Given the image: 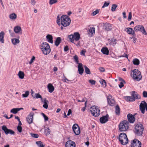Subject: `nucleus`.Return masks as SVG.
<instances>
[{"label":"nucleus","mask_w":147,"mask_h":147,"mask_svg":"<svg viewBox=\"0 0 147 147\" xmlns=\"http://www.w3.org/2000/svg\"><path fill=\"white\" fill-rule=\"evenodd\" d=\"M61 21L62 25L65 27L69 26L71 23L70 18L66 15H63L61 16Z\"/></svg>","instance_id":"1"},{"label":"nucleus","mask_w":147,"mask_h":147,"mask_svg":"<svg viewBox=\"0 0 147 147\" xmlns=\"http://www.w3.org/2000/svg\"><path fill=\"white\" fill-rule=\"evenodd\" d=\"M41 49L43 54L47 55L51 51V49L49 44L47 42H43L41 44Z\"/></svg>","instance_id":"2"},{"label":"nucleus","mask_w":147,"mask_h":147,"mask_svg":"<svg viewBox=\"0 0 147 147\" xmlns=\"http://www.w3.org/2000/svg\"><path fill=\"white\" fill-rule=\"evenodd\" d=\"M129 123L126 120L123 121L120 123L119 125V130L121 131H126L129 128Z\"/></svg>","instance_id":"3"},{"label":"nucleus","mask_w":147,"mask_h":147,"mask_svg":"<svg viewBox=\"0 0 147 147\" xmlns=\"http://www.w3.org/2000/svg\"><path fill=\"white\" fill-rule=\"evenodd\" d=\"M135 134L138 136H141L143 133L144 128L143 125L141 123L135 125Z\"/></svg>","instance_id":"4"},{"label":"nucleus","mask_w":147,"mask_h":147,"mask_svg":"<svg viewBox=\"0 0 147 147\" xmlns=\"http://www.w3.org/2000/svg\"><path fill=\"white\" fill-rule=\"evenodd\" d=\"M133 75L131 74V76L133 78L136 80L139 81L142 79V76L140 72L137 69H135L133 71Z\"/></svg>","instance_id":"5"},{"label":"nucleus","mask_w":147,"mask_h":147,"mask_svg":"<svg viewBox=\"0 0 147 147\" xmlns=\"http://www.w3.org/2000/svg\"><path fill=\"white\" fill-rule=\"evenodd\" d=\"M119 139L122 145H126L128 142V138L126 134L125 133H121L119 135Z\"/></svg>","instance_id":"6"},{"label":"nucleus","mask_w":147,"mask_h":147,"mask_svg":"<svg viewBox=\"0 0 147 147\" xmlns=\"http://www.w3.org/2000/svg\"><path fill=\"white\" fill-rule=\"evenodd\" d=\"M92 115L95 117H98L100 115V111L97 107L93 106L90 109Z\"/></svg>","instance_id":"7"},{"label":"nucleus","mask_w":147,"mask_h":147,"mask_svg":"<svg viewBox=\"0 0 147 147\" xmlns=\"http://www.w3.org/2000/svg\"><path fill=\"white\" fill-rule=\"evenodd\" d=\"M134 30L136 32L140 31L144 35L147 34L144 27L142 25H138L134 27Z\"/></svg>","instance_id":"8"},{"label":"nucleus","mask_w":147,"mask_h":147,"mask_svg":"<svg viewBox=\"0 0 147 147\" xmlns=\"http://www.w3.org/2000/svg\"><path fill=\"white\" fill-rule=\"evenodd\" d=\"M2 129L4 131L6 135L9 134L11 135H14L15 133L14 131L11 129H8L7 127L4 125L2 126Z\"/></svg>","instance_id":"9"},{"label":"nucleus","mask_w":147,"mask_h":147,"mask_svg":"<svg viewBox=\"0 0 147 147\" xmlns=\"http://www.w3.org/2000/svg\"><path fill=\"white\" fill-rule=\"evenodd\" d=\"M131 147H141V143L139 140L136 139H135L131 142Z\"/></svg>","instance_id":"10"},{"label":"nucleus","mask_w":147,"mask_h":147,"mask_svg":"<svg viewBox=\"0 0 147 147\" xmlns=\"http://www.w3.org/2000/svg\"><path fill=\"white\" fill-rule=\"evenodd\" d=\"M73 130L75 134L78 135L80 133V127L77 124H74L72 127Z\"/></svg>","instance_id":"11"},{"label":"nucleus","mask_w":147,"mask_h":147,"mask_svg":"<svg viewBox=\"0 0 147 147\" xmlns=\"http://www.w3.org/2000/svg\"><path fill=\"white\" fill-rule=\"evenodd\" d=\"M34 113L33 112H31L26 118V120L28 123L30 124L33 122V117Z\"/></svg>","instance_id":"12"},{"label":"nucleus","mask_w":147,"mask_h":147,"mask_svg":"<svg viewBox=\"0 0 147 147\" xmlns=\"http://www.w3.org/2000/svg\"><path fill=\"white\" fill-rule=\"evenodd\" d=\"M127 117L129 122L131 123H134L135 121V116L131 114H128L127 115Z\"/></svg>","instance_id":"13"},{"label":"nucleus","mask_w":147,"mask_h":147,"mask_svg":"<svg viewBox=\"0 0 147 147\" xmlns=\"http://www.w3.org/2000/svg\"><path fill=\"white\" fill-rule=\"evenodd\" d=\"M146 102L144 101H142L140 105V109L142 113L144 114L145 113V104Z\"/></svg>","instance_id":"14"},{"label":"nucleus","mask_w":147,"mask_h":147,"mask_svg":"<svg viewBox=\"0 0 147 147\" xmlns=\"http://www.w3.org/2000/svg\"><path fill=\"white\" fill-rule=\"evenodd\" d=\"M109 115L107 114L105 116H103L100 119V123H104L107 122L108 120Z\"/></svg>","instance_id":"15"},{"label":"nucleus","mask_w":147,"mask_h":147,"mask_svg":"<svg viewBox=\"0 0 147 147\" xmlns=\"http://www.w3.org/2000/svg\"><path fill=\"white\" fill-rule=\"evenodd\" d=\"M65 146L66 147H76V144L74 142L69 140L66 142Z\"/></svg>","instance_id":"16"},{"label":"nucleus","mask_w":147,"mask_h":147,"mask_svg":"<svg viewBox=\"0 0 147 147\" xmlns=\"http://www.w3.org/2000/svg\"><path fill=\"white\" fill-rule=\"evenodd\" d=\"M14 31L17 34H22V30L21 27L19 26H16L14 27Z\"/></svg>","instance_id":"17"},{"label":"nucleus","mask_w":147,"mask_h":147,"mask_svg":"<svg viewBox=\"0 0 147 147\" xmlns=\"http://www.w3.org/2000/svg\"><path fill=\"white\" fill-rule=\"evenodd\" d=\"M111 98V96H109L108 97L107 99L109 105L113 106L115 104V101L113 99H112Z\"/></svg>","instance_id":"18"},{"label":"nucleus","mask_w":147,"mask_h":147,"mask_svg":"<svg viewBox=\"0 0 147 147\" xmlns=\"http://www.w3.org/2000/svg\"><path fill=\"white\" fill-rule=\"evenodd\" d=\"M78 69L79 74L80 75H82L83 73L84 70L82 67V65L81 63H78Z\"/></svg>","instance_id":"19"},{"label":"nucleus","mask_w":147,"mask_h":147,"mask_svg":"<svg viewBox=\"0 0 147 147\" xmlns=\"http://www.w3.org/2000/svg\"><path fill=\"white\" fill-rule=\"evenodd\" d=\"M109 44L111 45L114 46L117 43V41L116 39L115 38H112L111 39H109Z\"/></svg>","instance_id":"20"},{"label":"nucleus","mask_w":147,"mask_h":147,"mask_svg":"<svg viewBox=\"0 0 147 147\" xmlns=\"http://www.w3.org/2000/svg\"><path fill=\"white\" fill-rule=\"evenodd\" d=\"M131 95L134 97L135 100L136 99H139L140 98V96L135 91L132 92Z\"/></svg>","instance_id":"21"},{"label":"nucleus","mask_w":147,"mask_h":147,"mask_svg":"<svg viewBox=\"0 0 147 147\" xmlns=\"http://www.w3.org/2000/svg\"><path fill=\"white\" fill-rule=\"evenodd\" d=\"M46 38L47 41L51 43H53V38L51 35L49 34H48L46 36Z\"/></svg>","instance_id":"22"},{"label":"nucleus","mask_w":147,"mask_h":147,"mask_svg":"<svg viewBox=\"0 0 147 147\" xmlns=\"http://www.w3.org/2000/svg\"><path fill=\"white\" fill-rule=\"evenodd\" d=\"M42 101L44 103V104L43 105V107L45 109H47L48 106V101L47 100L46 98H44Z\"/></svg>","instance_id":"23"},{"label":"nucleus","mask_w":147,"mask_h":147,"mask_svg":"<svg viewBox=\"0 0 147 147\" xmlns=\"http://www.w3.org/2000/svg\"><path fill=\"white\" fill-rule=\"evenodd\" d=\"M73 35H74V39L76 41H78L80 39V35L78 32H74Z\"/></svg>","instance_id":"24"},{"label":"nucleus","mask_w":147,"mask_h":147,"mask_svg":"<svg viewBox=\"0 0 147 147\" xmlns=\"http://www.w3.org/2000/svg\"><path fill=\"white\" fill-rule=\"evenodd\" d=\"M101 52L104 54L108 55L109 54V51L107 47H103L101 50Z\"/></svg>","instance_id":"25"},{"label":"nucleus","mask_w":147,"mask_h":147,"mask_svg":"<svg viewBox=\"0 0 147 147\" xmlns=\"http://www.w3.org/2000/svg\"><path fill=\"white\" fill-rule=\"evenodd\" d=\"M23 109V108H13L11 110L10 112L11 113L15 114L17 113L18 112L20 111V110Z\"/></svg>","instance_id":"26"},{"label":"nucleus","mask_w":147,"mask_h":147,"mask_svg":"<svg viewBox=\"0 0 147 147\" xmlns=\"http://www.w3.org/2000/svg\"><path fill=\"white\" fill-rule=\"evenodd\" d=\"M5 33L4 32L2 31L0 33V42L2 43H4V40L3 39Z\"/></svg>","instance_id":"27"},{"label":"nucleus","mask_w":147,"mask_h":147,"mask_svg":"<svg viewBox=\"0 0 147 147\" xmlns=\"http://www.w3.org/2000/svg\"><path fill=\"white\" fill-rule=\"evenodd\" d=\"M125 100L127 101H133L135 100V98L133 96H127L125 97Z\"/></svg>","instance_id":"28"},{"label":"nucleus","mask_w":147,"mask_h":147,"mask_svg":"<svg viewBox=\"0 0 147 147\" xmlns=\"http://www.w3.org/2000/svg\"><path fill=\"white\" fill-rule=\"evenodd\" d=\"M48 88L49 92L52 93L54 90V88L51 84H49L48 85Z\"/></svg>","instance_id":"29"},{"label":"nucleus","mask_w":147,"mask_h":147,"mask_svg":"<svg viewBox=\"0 0 147 147\" xmlns=\"http://www.w3.org/2000/svg\"><path fill=\"white\" fill-rule=\"evenodd\" d=\"M126 32L129 34H134V31L133 29L130 28H126Z\"/></svg>","instance_id":"30"},{"label":"nucleus","mask_w":147,"mask_h":147,"mask_svg":"<svg viewBox=\"0 0 147 147\" xmlns=\"http://www.w3.org/2000/svg\"><path fill=\"white\" fill-rule=\"evenodd\" d=\"M105 30L107 31L111 30L112 29L111 25L110 24H108L106 25L105 26Z\"/></svg>","instance_id":"31"},{"label":"nucleus","mask_w":147,"mask_h":147,"mask_svg":"<svg viewBox=\"0 0 147 147\" xmlns=\"http://www.w3.org/2000/svg\"><path fill=\"white\" fill-rule=\"evenodd\" d=\"M95 28L94 27L90 28V29L88 30V32L89 34H92L95 33Z\"/></svg>","instance_id":"32"},{"label":"nucleus","mask_w":147,"mask_h":147,"mask_svg":"<svg viewBox=\"0 0 147 147\" xmlns=\"http://www.w3.org/2000/svg\"><path fill=\"white\" fill-rule=\"evenodd\" d=\"M11 42L14 45H16L19 43L20 40L18 39L14 38L11 39Z\"/></svg>","instance_id":"33"},{"label":"nucleus","mask_w":147,"mask_h":147,"mask_svg":"<svg viewBox=\"0 0 147 147\" xmlns=\"http://www.w3.org/2000/svg\"><path fill=\"white\" fill-rule=\"evenodd\" d=\"M61 38L60 37H58L56 39V46H58L61 42Z\"/></svg>","instance_id":"34"},{"label":"nucleus","mask_w":147,"mask_h":147,"mask_svg":"<svg viewBox=\"0 0 147 147\" xmlns=\"http://www.w3.org/2000/svg\"><path fill=\"white\" fill-rule=\"evenodd\" d=\"M19 78L21 79H23L24 78V73L20 71L18 74Z\"/></svg>","instance_id":"35"},{"label":"nucleus","mask_w":147,"mask_h":147,"mask_svg":"<svg viewBox=\"0 0 147 147\" xmlns=\"http://www.w3.org/2000/svg\"><path fill=\"white\" fill-rule=\"evenodd\" d=\"M9 18L12 20L16 19L17 18V15L15 13H13L10 14L9 16Z\"/></svg>","instance_id":"36"},{"label":"nucleus","mask_w":147,"mask_h":147,"mask_svg":"<svg viewBox=\"0 0 147 147\" xmlns=\"http://www.w3.org/2000/svg\"><path fill=\"white\" fill-rule=\"evenodd\" d=\"M115 113L117 115H119L120 113V109L118 105H117L115 107Z\"/></svg>","instance_id":"37"},{"label":"nucleus","mask_w":147,"mask_h":147,"mask_svg":"<svg viewBox=\"0 0 147 147\" xmlns=\"http://www.w3.org/2000/svg\"><path fill=\"white\" fill-rule=\"evenodd\" d=\"M68 38L69 39V41L72 43H74V35L73 34H71L68 36Z\"/></svg>","instance_id":"38"},{"label":"nucleus","mask_w":147,"mask_h":147,"mask_svg":"<svg viewBox=\"0 0 147 147\" xmlns=\"http://www.w3.org/2000/svg\"><path fill=\"white\" fill-rule=\"evenodd\" d=\"M32 97L34 98H40L42 100V96L38 93H35L34 94V95H32Z\"/></svg>","instance_id":"39"},{"label":"nucleus","mask_w":147,"mask_h":147,"mask_svg":"<svg viewBox=\"0 0 147 147\" xmlns=\"http://www.w3.org/2000/svg\"><path fill=\"white\" fill-rule=\"evenodd\" d=\"M50 130L49 128L46 127L45 128L44 133L47 136L50 134Z\"/></svg>","instance_id":"40"},{"label":"nucleus","mask_w":147,"mask_h":147,"mask_svg":"<svg viewBox=\"0 0 147 147\" xmlns=\"http://www.w3.org/2000/svg\"><path fill=\"white\" fill-rule=\"evenodd\" d=\"M134 64L135 65H138L140 63V61L137 59H135L133 60Z\"/></svg>","instance_id":"41"},{"label":"nucleus","mask_w":147,"mask_h":147,"mask_svg":"<svg viewBox=\"0 0 147 147\" xmlns=\"http://www.w3.org/2000/svg\"><path fill=\"white\" fill-rule=\"evenodd\" d=\"M29 94V91H26L25 94H22V96L23 98H26L28 96Z\"/></svg>","instance_id":"42"},{"label":"nucleus","mask_w":147,"mask_h":147,"mask_svg":"<svg viewBox=\"0 0 147 147\" xmlns=\"http://www.w3.org/2000/svg\"><path fill=\"white\" fill-rule=\"evenodd\" d=\"M120 80L121 81V82L120 84L119 85V86L120 88H121L124 86L123 83H125V82L124 80L122 78L120 79Z\"/></svg>","instance_id":"43"},{"label":"nucleus","mask_w":147,"mask_h":147,"mask_svg":"<svg viewBox=\"0 0 147 147\" xmlns=\"http://www.w3.org/2000/svg\"><path fill=\"white\" fill-rule=\"evenodd\" d=\"M110 4L109 1H108L107 2L105 1L103 5L102 6V8H104L105 7H107Z\"/></svg>","instance_id":"44"},{"label":"nucleus","mask_w":147,"mask_h":147,"mask_svg":"<svg viewBox=\"0 0 147 147\" xmlns=\"http://www.w3.org/2000/svg\"><path fill=\"white\" fill-rule=\"evenodd\" d=\"M84 68L86 74H90L91 72L89 68L86 66H84Z\"/></svg>","instance_id":"45"},{"label":"nucleus","mask_w":147,"mask_h":147,"mask_svg":"<svg viewBox=\"0 0 147 147\" xmlns=\"http://www.w3.org/2000/svg\"><path fill=\"white\" fill-rule=\"evenodd\" d=\"M41 115L43 116L45 121H46L48 120V117L44 113H41Z\"/></svg>","instance_id":"46"},{"label":"nucleus","mask_w":147,"mask_h":147,"mask_svg":"<svg viewBox=\"0 0 147 147\" xmlns=\"http://www.w3.org/2000/svg\"><path fill=\"white\" fill-rule=\"evenodd\" d=\"M74 59L75 61L76 62V63L77 64H78V56L76 55L74 57Z\"/></svg>","instance_id":"47"},{"label":"nucleus","mask_w":147,"mask_h":147,"mask_svg":"<svg viewBox=\"0 0 147 147\" xmlns=\"http://www.w3.org/2000/svg\"><path fill=\"white\" fill-rule=\"evenodd\" d=\"M117 6L116 4H113L112 5L111 7V11H115L117 7Z\"/></svg>","instance_id":"48"},{"label":"nucleus","mask_w":147,"mask_h":147,"mask_svg":"<svg viewBox=\"0 0 147 147\" xmlns=\"http://www.w3.org/2000/svg\"><path fill=\"white\" fill-rule=\"evenodd\" d=\"M99 11L100 9H97L95 11H93L92 13L93 16H95L96 14L99 13Z\"/></svg>","instance_id":"49"},{"label":"nucleus","mask_w":147,"mask_h":147,"mask_svg":"<svg viewBox=\"0 0 147 147\" xmlns=\"http://www.w3.org/2000/svg\"><path fill=\"white\" fill-rule=\"evenodd\" d=\"M62 80L68 83L69 81H70V80H69L68 79H67L65 77H64L62 79Z\"/></svg>","instance_id":"50"},{"label":"nucleus","mask_w":147,"mask_h":147,"mask_svg":"<svg viewBox=\"0 0 147 147\" xmlns=\"http://www.w3.org/2000/svg\"><path fill=\"white\" fill-rule=\"evenodd\" d=\"M57 22L58 25H60V17H59V16H58L57 17Z\"/></svg>","instance_id":"51"},{"label":"nucleus","mask_w":147,"mask_h":147,"mask_svg":"<svg viewBox=\"0 0 147 147\" xmlns=\"http://www.w3.org/2000/svg\"><path fill=\"white\" fill-rule=\"evenodd\" d=\"M32 136L34 138H37L39 136L37 134H31Z\"/></svg>","instance_id":"52"},{"label":"nucleus","mask_w":147,"mask_h":147,"mask_svg":"<svg viewBox=\"0 0 147 147\" xmlns=\"http://www.w3.org/2000/svg\"><path fill=\"white\" fill-rule=\"evenodd\" d=\"M132 17V15H131V12H130L129 13V15H128V20L129 21H130L131 18Z\"/></svg>","instance_id":"53"},{"label":"nucleus","mask_w":147,"mask_h":147,"mask_svg":"<svg viewBox=\"0 0 147 147\" xmlns=\"http://www.w3.org/2000/svg\"><path fill=\"white\" fill-rule=\"evenodd\" d=\"M22 128L21 126L18 125L17 127V129L18 131L20 133L22 131Z\"/></svg>","instance_id":"54"},{"label":"nucleus","mask_w":147,"mask_h":147,"mask_svg":"<svg viewBox=\"0 0 147 147\" xmlns=\"http://www.w3.org/2000/svg\"><path fill=\"white\" fill-rule=\"evenodd\" d=\"M35 59V57L33 56L32 57V59H31L30 61L29 62V63L30 64H31L33 62V61Z\"/></svg>","instance_id":"55"},{"label":"nucleus","mask_w":147,"mask_h":147,"mask_svg":"<svg viewBox=\"0 0 147 147\" xmlns=\"http://www.w3.org/2000/svg\"><path fill=\"white\" fill-rule=\"evenodd\" d=\"M36 144L39 147L40 145H41L42 144V143L40 141H38L36 142Z\"/></svg>","instance_id":"56"},{"label":"nucleus","mask_w":147,"mask_h":147,"mask_svg":"<svg viewBox=\"0 0 147 147\" xmlns=\"http://www.w3.org/2000/svg\"><path fill=\"white\" fill-rule=\"evenodd\" d=\"M143 95L144 97H147V92L144 91L143 92Z\"/></svg>","instance_id":"57"},{"label":"nucleus","mask_w":147,"mask_h":147,"mask_svg":"<svg viewBox=\"0 0 147 147\" xmlns=\"http://www.w3.org/2000/svg\"><path fill=\"white\" fill-rule=\"evenodd\" d=\"M89 82L90 83L94 85L95 83V81L93 80H89Z\"/></svg>","instance_id":"58"},{"label":"nucleus","mask_w":147,"mask_h":147,"mask_svg":"<svg viewBox=\"0 0 147 147\" xmlns=\"http://www.w3.org/2000/svg\"><path fill=\"white\" fill-rule=\"evenodd\" d=\"M49 3L50 5H52L55 3V0H50Z\"/></svg>","instance_id":"59"},{"label":"nucleus","mask_w":147,"mask_h":147,"mask_svg":"<svg viewBox=\"0 0 147 147\" xmlns=\"http://www.w3.org/2000/svg\"><path fill=\"white\" fill-rule=\"evenodd\" d=\"M86 52L85 50H82L80 52L81 55H85V53Z\"/></svg>","instance_id":"60"},{"label":"nucleus","mask_w":147,"mask_h":147,"mask_svg":"<svg viewBox=\"0 0 147 147\" xmlns=\"http://www.w3.org/2000/svg\"><path fill=\"white\" fill-rule=\"evenodd\" d=\"M69 50V49L68 48V46H65L64 48V51H67Z\"/></svg>","instance_id":"61"},{"label":"nucleus","mask_w":147,"mask_h":147,"mask_svg":"<svg viewBox=\"0 0 147 147\" xmlns=\"http://www.w3.org/2000/svg\"><path fill=\"white\" fill-rule=\"evenodd\" d=\"M101 84H103V85H104V83L105 84V86H106V81L105 80H103V79H102V80H101Z\"/></svg>","instance_id":"62"},{"label":"nucleus","mask_w":147,"mask_h":147,"mask_svg":"<svg viewBox=\"0 0 147 147\" xmlns=\"http://www.w3.org/2000/svg\"><path fill=\"white\" fill-rule=\"evenodd\" d=\"M99 70L102 72H104L105 71L104 68L102 67L99 68Z\"/></svg>","instance_id":"63"},{"label":"nucleus","mask_w":147,"mask_h":147,"mask_svg":"<svg viewBox=\"0 0 147 147\" xmlns=\"http://www.w3.org/2000/svg\"><path fill=\"white\" fill-rule=\"evenodd\" d=\"M71 113H72V111H71V110L70 109H69L68 110V113H67V116L71 114Z\"/></svg>","instance_id":"64"}]
</instances>
